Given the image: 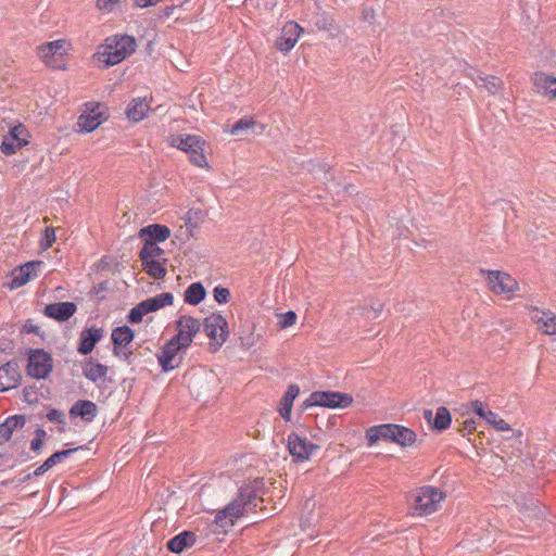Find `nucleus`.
Returning <instances> with one entry per match:
<instances>
[{
    "label": "nucleus",
    "mask_w": 556,
    "mask_h": 556,
    "mask_svg": "<svg viewBox=\"0 0 556 556\" xmlns=\"http://www.w3.org/2000/svg\"><path fill=\"white\" fill-rule=\"evenodd\" d=\"M257 500L255 488L249 485L241 488L238 496L216 514V523L222 528L232 526L237 519L257 506Z\"/></svg>",
    "instance_id": "obj_1"
},
{
    "label": "nucleus",
    "mask_w": 556,
    "mask_h": 556,
    "mask_svg": "<svg viewBox=\"0 0 556 556\" xmlns=\"http://www.w3.org/2000/svg\"><path fill=\"white\" fill-rule=\"evenodd\" d=\"M136 40L131 36H112L105 39V43L100 46L96 58L104 66H113L121 63L136 50Z\"/></svg>",
    "instance_id": "obj_2"
},
{
    "label": "nucleus",
    "mask_w": 556,
    "mask_h": 556,
    "mask_svg": "<svg viewBox=\"0 0 556 556\" xmlns=\"http://www.w3.org/2000/svg\"><path fill=\"white\" fill-rule=\"evenodd\" d=\"M445 494L432 485H424L412 492L409 497V511L413 516H427L435 513L444 500Z\"/></svg>",
    "instance_id": "obj_3"
},
{
    "label": "nucleus",
    "mask_w": 556,
    "mask_h": 556,
    "mask_svg": "<svg viewBox=\"0 0 556 556\" xmlns=\"http://www.w3.org/2000/svg\"><path fill=\"white\" fill-rule=\"evenodd\" d=\"M72 50V43L66 39H58L45 42L37 48V55L41 62L52 70L67 68V54Z\"/></svg>",
    "instance_id": "obj_4"
},
{
    "label": "nucleus",
    "mask_w": 556,
    "mask_h": 556,
    "mask_svg": "<svg viewBox=\"0 0 556 556\" xmlns=\"http://www.w3.org/2000/svg\"><path fill=\"white\" fill-rule=\"evenodd\" d=\"M169 146L177 148L189 155V160L198 167H208L204 155L205 141L195 135H173L168 138Z\"/></svg>",
    "instance_id": "obj_5"
},
{
    "label": "nucleus",
    "mask_w": 556,
    "mask_h": 556,
    "mask_svg": "<svg viewBox=\"0 0 556 556\" xmlns=\"http://www.w3.org/2000/svg\"><path fill=\"white\" fill-rule=\"evenodd\" d=\"M480 275L486 281L489 290L494 294L510 299L519 288L517 280L505 271L480 269Z\"/></svg>",
    "instance_id": "obj_6"
},
{
    "label": "nucleus",
    "mask_w": 556,
    "mask_h": 556,
    "mask_svg": "<svg viewBox=\"0 0 556 556\" xmlns=\"http://www.w3.org/2000/svg\"><path fill=\"white\" fill-rule=\"evenodd\" d=\"M204 332L210 338L211 346L217 351L227 340L228 324L227 320L219 314H212L204 319Z\"/></svg>",
    "instance_id": "obj_7"
},
{
    "label": "nucleus",
    "mask_w": 556,
    "mask_h": 556,
    "mask_svg": "<svg viewBox=\"0 0 556 556\" xmlns=\"http://www.w3.org/2000/svg\"><path fill=\"white\" fill-rule=\"evenodd\" d=\"M105 106L101 103H87L84 112L78 117L77 126L81 132H91L105 119Z\"/></svg>",
    "instance_id": "obj_8"
},
{
    "label": "nucleus",
    "mask_w": 556,
    "mask_h": 556,
    "mask_svg": "<svg viewBox=\"0 0 556 556\" xmlns=\"http://www.w3.org/2000/svg\"><path fill=\"white\" fill-rule=\"evenodd\" d=\"M353 402L352 396L340 392H314L305 401L306 406L345 408Z\"/></svg>",
    "instance_id": "obj_9"
},
{
    "label": "nucleus",
    "mask_w": 556,
    "mask_h": 556,
    "mask_svg": "<svg viewBox=\"0 0 556 556\" xmlns=\"http://www.w3.org/2000/svg\"><path fill=\"white\" fill-rule=\"evenodd\" d=\"M53 367L51 355L43 350L31 351L28 357L27 374L36 379H45Z\"/></svg>",
    "instance_id": "obj_10"
},
{
    "label": "nucleus",
    "mask_w": 556,
    "mask_h": 556,
    "mask_svg": "<svg viewBox=\"0 0 556 556\" xmlns=\"http://www.w3.org/2000/svg\"><path fill=\"white\" fill-rule=\"evenodd\" d=\"M201 324L197 318L182 315L176 321L177 334L173 338L180 346L189 348L194 336L200 331Z\"/></svg>",
    "instance_id": "obj_11"
},
{
    "label": "nucleus",
    "mask_w": 556,
    "mask_h": 556,
    "mask_svg": "<svg viewBox=\"0 0 556 556\" xmlns=\"http://www.w3.org/2000/svg\"><path fill=\"white\" fill-rule=\"evenodd\" d=\"M28 131L23 125L12 127L1 141V151L5 155L15 154L28 143Z\"/></svg>",
    "instance_id": "obj_12"
},
{
    "label": "nucleus",
    "mask_w": 556,
    "mask_h": 556,
    "mask_svg": "<svg viewBox=\"0 0 556 556\" xmlns=\"http://www.w3.org/2000/svg\"><path fill=\"white\" fill-rule=\"evenodd\" d=\"M288 450L295 460L302 462L309 459L319 450V446L309 442L306 438L290 433L288 435Z\"/></svg>",
    "instance_id": "obj_13"
},
{
    "label": "nucleus",
    "mask_w": 556,
    "mask_h": 556,
    "mask_svg": "<svg viewBox=\"0 0 556 556\" xmlns=\"http://www.w3.org/2000/svg\"><path fill=\"white\" fill-rule=\"evenodd\" d=\"M42 266V261H30L14 268L11 273V288L16 289L23 287L28 281L37 278Z\"/></svg>",
    "instance_id": "obj_14"
},
{
    "label": "nucleus",
    "mask_w": 556,
    "mask_h": 556,
    "mask_svg": "<svg viewBox=\"0 0 556 556\" xmlns=\"http://www.w3.org/2000/svg\"><path fill=\"white\" fill-rule=\"evenodd\" d=\"M302 31L303 29L298 23H286L281 29L280 37L276 40L277 49L283 53L289 52L298 42Z\"/></svg>",
    "instance_id": "obj_15"
},
{
    "label": "nucleus",
    "mask_w": 556,
    "mask_h": 556,
    "mask_svg": "<svg viewBox=\"0 0 556 556\" xmlns=\"http://www.w3.org/2000/svg\"><path fill=\"white\" fill-rule=\"evenodd\" d=\"M531 80L538 94L548 100L556 99V77L543 72H536Z\"/></svg>",
    "instance_id": "obj_16"
},
{
    "label": "nucleus",
    "mask_w": 556,
    "mask_h": 556,
    "mask_svg": "<svg viewBox=\"0 0 556 556\" xmlns=\"http://www.w3.org/2000/svg\"><path fill=\"white\" fill-rule=\"evenodd\" d=\"M185 349L186 348L176 343L174 339H170L164 345L161 353L157 355L159 363L164 371L173 370L179 365L178 352Z\"/></svg>",
    "instance_id": "obj_17"
},
{
    "label": "nucleus",
    "mask_w": 556,
    "mask_h": 556,
    "mask_svg": "<svg viewBox=\"0 0 556 556\" xmlns=\"http://www.w3.org/2000/svg\"><path fill=\"white\" fill-rule=\"evenodd\" d=\"M530 317L543 333L549 336L556 334V315L554 313L533 308L530 313Z\"/></svg>",
    "instance_id": "obj_18"
},
{
    "label": "nucleus",
    "mask_w": 556,
    "mask_h": 556,
    "mask_svg": "<svg viewBox=\"0 0 556 556\" xmlns=\"http://www.w3.org/2000/svg\"><path fill=\"white\" fill-rule=\"evenodd\" d=\"M21 374L16 363L9 362L0 366V391H7L17 387Z\"/></svg>",
    "instance_id": "obj_19"
},
{
    "label": "nucleus",
    "mask_w": 556,
    "mask_h": 556,
    "mask_svg": "<svg viewBox=\"0 0 556 556\" xmlns=\"http://www.w3.org/2000/svg\"><path fill=\"white\" fill-rule=\"evenodd\" d=\"M76 305L73 302H60L49 304L45 307V314L48 317L54 318L59 321H65L74 315Z\"/></svg>",
    "instance_id": "obj_20"
},
{
    "label": "nucleus",
    "mask_w": 556,
    "mask_h": 556,
    "mask_svg": "<svg viewBox=\"0 0 556 556\" xmlns=\"http://www.w3.org/2000/svg\"><path fill=\"white\" fill-rule=\"evenodd\" d=\"M97 405L87 400H79L70 409L71 417H80L84 421L90 422L97 416Z\"/></svg>",
    "instance_id": "obj_21"
},
{
    "label": "nucleus",
    "mask_w": 556,
    "mask_h": 556,
    "mask_svg": "<svg viewBox=\"0 0 556 556\" xmlns=\"http://www.w3.org/2000/svg\"><path fill=\"white\" fill-rule=\"evenodd\" d=\"M103 332L99 328L86 329L80 334L78 352L87 355L92 352L94 345L101 340Z\"/></svg>",
    "instance_id": "obj_22"
},
{
    "label": "nucleus",
    "mask_w": 556,
    "mask_h": 556,
    "mask_svg": "<svg viewBox=\"0 0 556 556\" xmlns=\"http://www.w3.org/2000/svg\"><path fill=\"white\" fill-rule=\"evenodd\" d=\"M394 424L372 426L366 430V440L369 446L375 445L379 440L391 441Z\"/></svg>",
    "instance_id": "obj_23"
},
{
    "label": "nucleus",
    "mask_w": 556,
    "mask_h": 556,
    "mask_svg": "<svg viewBox=\"0 0 556 556\" xmlns=\"http://www.w3.org/2000/svg\"><path fill=\"white\" fill-rule=\"evenodd\" d=\"M174 296L170 292H164L156 294L140 302L146 315L155 311H159L165 306L172 305Z\"/></svg>",
    "instance_id": "obj_24"
},
{
    "label": "nucleus",
    "mask_w": 556,
    "mask_h": 556,
    "mask_svg": "<svg viewBox=\"0 0 556 556\" xmlns=\"http://www.w3.org/2000/svg\"><path fill=\"white\" fill-rule=\"evenodd\" d=\"M25 421V417L20 415L7 418L4 422L0 425V445L8 442L14 431L22 429Z\"/></svg>",
    "instance_id": "obj_25"
},
{
    "label": "nucleus",
    "mask_w": 556,
    "mask_h": 556,
    "mask_svg": "<svg viewBox=\"0 0 556 556\" xmlns=\"http://www.w3.org/2000/svg\"><path fill=\"white\" fill-rule=\"evenodd\" d=\"M139 236L142 240L163 242L169 238L170 230L166 226L153 224L140 229Z\"/></svg>",
    "instance_id": "obj_26"
},
{
    "label": "nucleus",
    "mask_w": 556,
    "mask_h": 556,
    "mask_svg": "<svg viewBox=\"0 0 556 556\" xmlns=\"http://www.w3.org/2000/svg\"><path fill=\"white\" fill-rule=\"evenodd\" d=\"M424 416L437 430H445L451 425V414L444 406L437 409L434 417L432 412L429 409L425 410Z\"/></svg>",
    "instance_id": "obj_27"
},
{
    "label": "nucleus",
    "mask_w": 556,
    "mask_h": 556,
    "mask_svg": "<svg viewBox=\"0 0 556 556\" xmlns=\"http://www.w3.org/2000/svg\"><path fill=\"white\" fill-rule=\"evenodd\" d=\"M195 542V534L190 531H184L167 543V547L173 553H181L185 548L190 547Z\"/></svg>",
    "instance_id": "obj_28"
},
{
    "label": "nucleus",
    "mask_w": 556,
    "mask_h": 556,
    "mask_svg": "<svg viewBox=\"0 0 556 556\" xmlns=\"http://www.w3.org/2000/svg\"><path fill=\"white\" fill-rule=\"evenodd\" d=\"M149 103L144 98L132 99L126 110V115L134 122L142 121L149 111Z\"/></svg>",
    "instance_id": "obj_29"
},
{
    "label": "nucleus",
    "mask_w": 556,
    "mask_h": 556,
    "mask_svg": "<svg viewBox=\"0 0 556 556\" xmlns=\"http://www.w3.org/2000/svg\"><path fill=\"white\" fill-rule=\"evenodd\" d=\"M416 441V433L404 426L394 425L391 442L403 447L412 446Z\"/></svg>",
    "instance_id": "obj_30"
},
{
    "label": "nucleus",
    "mask_w": 556,
    "mask_h": 556,
    "mask_svg": "<svg viewBox=\"0 0 556 556\" xmlns=\"http://www.w3.org/2000/svg\"><path fill=\"white\" fill-rule=\"evenodd\" d=\"M250 129L253 130V132H255L256 135H261L265 130V126L263 124L255 122L251 117H243L233 124V126L230 129V134L233 136H239L240 134L248 131Z\"/></svg>",
    "instance_id": "obj_31"
},
{
    "label": "nucleus",
    "mask_w": 556,
    "mask_h": 556,
    "mask_svg": "<svg viewBox=\"0 0 556 556\" xmlns=\"http://www.w3.org/2000/svg\"><path fill=\"white\" fill-rule=\"evenodd\" d=\"M75 450H63L59 451L54 454H52L50 457H48L43 464H41L39 467L35 469L33 472V476H41L45 472H47L49 469L54 467L56 464L63 462L66 457H68Z\"/></svg>",
    "instance_id": "obj_32"
},
{
    "label": "nucleus",
    "mask_w": 556,
    "mask_h": 556,
    "mask_svg": "<svg viewBox=\"0 0 556 556\" xmlns=\"http://www.w3.org/2000/svg\"><path fill=\"white\" fill-rule=\"evenodd\" d=\"M83 372L87 379L98 382L106 376L108 367L91 359L83 366Z\"/></svg>",
    "instance_id": "obj_33"
},
{
    "label": "nucleus",
    "mask_w": 556,
    "mask_h": 556,
    "mask_svg": "<svg viewBox=\"0 0 556 556\" xmlns=\"http://www.w3.org/2000/svg\"><path fill=\"white\" fill-rule=\"evenodd\" d=\"M205 289L200 282L191 283L185 291V302L190 305H197L205 298Z\"/></svg>",
    "instance_id": "obj_34"
},
{
    "label": "nucleus",
    "mask_w": 556,
    "mask_h": 556,
    "mask_svg": "<svg viewBox=\"0 0 556 556\" xmlns=\"http://www.w3.org/2000/svg\"><path fill=\"white\" fill-rule=\"evenodd\" d=\"M112 341L117 346H127L135 337L134 331L128 326H121L112 331Z\"/></svg>",
    "instance_id": "obj_35"
},
{
    "label": "nucleus",
    "mask_w": 556,
    "mask_h": 556,
    "mask_svg": "<svg viewBox=\"0 0 556 556\" xmlns=\"http://www.w3.org/2000/svg\"><path fill=\"white\" fill-rule=\"evenodd\" d=\"M163 254V250L156 244V242L149 239L144 240V244L140 251L141 261L159 260Z\"/></svg>",
    "instance_id": "obj_36"
},
{
    "label": "nucleus",
    "mask_w": 556,
    "mask_h": 556,
    "mask_svg": "<svg viewBox=\"0 0 556 556\" xmlns=\"http://www.w3.org/2000/svg\"><path fill=\"white\" fill-rule=\"evenodd\" d=\"M476 85L478 87L485 88L490 93L495 94L502 89L503 81L495 76H479L476 80Z\"/></svg>",
    "instance_id": "obj_37"
},
{
    "label": "nucleus",
    "mask_w": 556,
    "mask_h": 556,
    "mask_svg": "<svg viewBox=\"0 0 556 556\" xmlns=\"http://www.w3.org/2000/svg\"><path fill=\"white\" fill-rule=\"evenodd\" d=\"M460 409H464V415H470L473 413L483 420L486 418V414L491 412L488 406L479 400L471 401L468 404L463 405Z\"/></svg>",
    "instance_id": "obj_38"
},
{
    "label": "nucleus",
    "mask_w": 556,
    "mask_h": 556,
    "mask_svg": "<svg viewBox=\"0 0 556 556\" xmlns=\"http://www.w3.org/2000/svg\"><path fill=\"white\" fill-rule=\"evenodd\" d=\"M142 267L149 274L151 277L155 279H161L165 276L166 269L164 266L159 262V260H152V261H141Z\"/></svg>",
    "instance_id": "obj_39"
},
{
    "label": "nucleus",
    "mask_w": 556,
    "mask_h": 556,
    "mask_svg": "<svg viewBox=\"0 0 556 556\" xmlns=\"http://www.w3.org/2000/svg\"><path fill=\"white\" fill-rule=\"evenodd\" d=\"M484 420L488 425L492 426L497 431L510 430L509 425L492 410L486 414V418Z\"/></svg>",
    "instance_id": "obj_40"
},
{
    "label": "nucleus",
    "mask_w": 556,
    "mask_h": 556,
    "mask_svg": "<svg viewBox=\"0 0 556 556\" xmlns=\"http://www.w3.org/2000/svg\"><path fill=\"white\" fill-rule=\"evenodd\" d=\"M56 239L55 229L53 227H47L40 239V248L46 251L52 247Z\"/></svg>",
    "instance_id": "obj_41"
},
{
    "label": "nucleus",
    "mask_w": 556,
    "mask_h": 556,
    "mask_svg": "<svg viewBox=\"0 0 556 556\" xmlns=\"http://www.w3.org/2000/svg\"><path fill=\"white\" fill-rule=\"evenodd\" d=\"M462 417L464 419L462 421V426L459 428V432L463 435H468V434L472 433L476 430V428H477L476 420L473 418H471L470 415H464V412L462 413Z\"/></svg>",
    "instance_id": "obj_42"
},
{
    "label": "nucleus",
    "mask_w": 556,
    "mask_h": 556,
    "mask_svg": "<svg viewBox=\"0 0 556 556\" xmlns=\"http://www.w3.org/2000/svg\"><path fill=\"white\" fill-rule=\"evenodd\" d=\"M279 321L278 325L281 329H286L288 327L293 326L296 323L298 316L293 311H289L285 314L278 315Z\"/></svg>",
    "instance_id": "obj_43"
},
{
    "label": "nucleus",
    "mask_w": 556,
    "mask_h": 556,
    "mask_svg": "<svg viewBox=\"0 0 556 556\" xmlns=\"http://www.w3.org/2000/svg\"><path fill=\"white\" fill-rule=\"evenodd\" d=\"M146 315L142 306L138 303L134 306L128 314V321L131 324H139L142 321L143 316Z\"/></svg>",
    "instance_id": "obj_44"
},
{
    "label": "nucleus",
    "mask_w": 556,
    "mask_h": 556,
    "mask_svg": "<svg viewBox=\"0 0 556 556\" xmlns=\"http://www.w3.org/2000/svg\"><path fill=\"white\" fill-rule=\"evenodd\" d=\"M382 309H383V305L382 304H378L377 306H366L363 308L364 311V316L367 318V319H377L380 317L381 313H382Z\"/></svg>",
    "instance_id": "obj_45"
},
{
    "label": "nucleus",
    "mask_w": 556,
    "mask_h": 556,
    "mask_svg": "<svg viewBox=\"0 0 556 556\" xmlns=\"http://www.w3.org/2000/svg\"><path fill=\"white\" fill-rule=\"evenodd\" d=\"M203 218V214L200 210H189L186 214V224L189 226H197L198 222Z\"/></svg>",
    "instance_id": "obj_46"
},
{
    "label": "nucleus",
    "mask_w": 556,
    "mask_h": 556,
    "mask_svg": "<svg viewBox=\"0 0 556 556\" xmlns=\"http://www.w3.org/2000/svg\"><path fill=\"white\" fill-rule=\"evenodd\" d=\"M230 298V292L227 288L216 287L214 289V299L218 303H227Z\"/></svg>",
    "instance_id": "obj_47"
},
{
    "label": "nucleus",
    "mask_w": 556,
    "mask_h": 556,
    "mask_svg": "<svg viewBox=\"0 0 556 556\" xmlns=\"http://www.w3.org/2000/svg\"><path fill=\"white\" fill-rule=\"evenodd\" d=\"M119 3V0H97V8L103 12H112L114 7Z\"/></svg>",
    "instance_id": "obj_48"
},
{
    "label": "nucleus",
    "mask_w": 556,
    "mask_h": 556,
    "mask_svg": "<svg viewBox=\"0 0 556 556\" xmlns=\"http://www.w3.org/2000/svg\"><path fill=\"white\" fill-rule=\"evenodd\" d=\"M292 404V402L286 401L283 399L280 402L279 413L285 420H290Z\"/></svg>",
    "instance_id": "obj_49"
},
{
    "label": "nucleus",
    "mask_w": 556,
    "mask_h": 556,
    "mask_svg": "<svg viewBox=\"0 0 556 556\" xmlns=\"http://www.w3.org/2000/svg\"><path fill=\"white\" fill-rule=\"evenodd\" d=\"M47 418L51 422L61 424V425L65 424V415L61 410H58V409H50L47 414Z\"/></svg>",
    "instance_id": "obj_50"
},
{
    "label": "nucleus",
    "mask_w": 556,
    "mask_h": 556,
    "mask_svg": "<svg viewBox=\"0 0 556 556\" xmlns=\"http://www.w3.org/2000/svg\"><path fill=\"white\" fill-rule=\"evenodd\" d=\"M299 392H300L299 387L295 384H291L288 387L282 399L293 403L294 399L299 395Z\"/></svg>",
    "instance_id": "obj_51"
},
{
    "label": "nucleus",
    "mask_w": 556,
    "mask_h": 556,
    "mask_svg": "<svg viewBox=\"0 0 556 556\" xmlns=\"http://www.w3.org/2000/svg\"><path fill=\"white\" fill-rule=\"evenodd\" d=\"M256 343V338L253 334H249L247 337L241 338V345L250 349L254 346Z\"/></svg>",
    "instance_id": "obj_52"
},
{
    "label": "nucleus",
    "mask_w": 556,
    "mask_h": 556,
    "mask_svg": "<svg viewBox=\"0 0 556 556\" xmlns=\"http://www.w3.org/2000/svg\"><path fill=\"white\" fill-rule=\"evenodd\" d=\"M135 5L138 8H148V7H154L156 5L160 0H134Z\"/></svg>",
    "instance_id": "obj_53"
},
{
    "label": "nucleus",
    "mask_w": 556,
    "mask_h": 556,
    "mask_svg": "<svg viewBox=\"0 0 556 556\" xmlns=\"http://www.w3.org/2000/svg\"><path fill=\"white\" fill-rule=\"evenodd\" d=\"M363 18L371 24L375 21V11L372 9H365L363 11Z\"/></svg>",
    "instance_id": "obj_54"
},
{
    "label": "nucleus",
    "mask_w": 556,
    "mask_h": 556,
    "mask_svg": "<svg viewBox=\"0 0 556 556\" xmlns=\"http://www.w3.org/2000/svg\"><path fill=\"white\" fill-rule=\"evenodd\" d=\"M43 441L41 438H35L30 442V447L33 451H40L42 447Z\"/></svg>",
    "instance_id": "obj_55"
},
{
    "label": "nucleus",
    "mask_w": 556,
    "mask_h": 556,
    "mask_svg": "<svg viewBox=\"0 0 556 556\" xmlns=\"http://www.w3.org/2000/svg\"><path fill=\"white\" fill-rule=\"evenodd\" d=\"M174 9H175L174 7H166V8L164 9V15H165L166 17H168V16L173 13Z\"/></svg>",
    "instance_id": "obj_56"
},
{
    "label": "nucleus",
    "mask_w": 556,
    "mask_h": 556,
    "mask_svg": "<svg viewBox=\"0 0 556 556\" xmlns=\"http://www.w3.org/2000/svg\"><path fill=\"white\" fill-rule=\"evenodd\" d=\"M36 434H37L36 438H41L43 440V437L46 435V432L42 429H38Z\"/></svg>",
    "instance_id": "obj_57"
},
{
    "label": "nucleus",
    "mask_w": 556,
    "mask_h": 556,
    "mask_svg": "<svg viewBox=\"0 0 556 556\" xmlns=\"http://www.w3.org/2000/svg\"><path fill=\"white\" fill-rule=\"evenodd\" d=\"M314 506H315V504H314V503H311V501H309V500H307V501L305 502V508H309V507H314Z\"/></svg>",
    "instance_id": "obj_58"
}]
</instances>
